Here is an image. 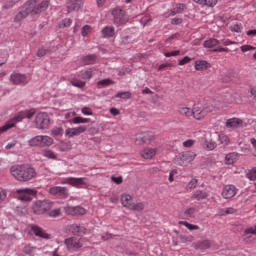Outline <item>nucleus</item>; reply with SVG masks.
<instances>
[{
    "label": "nucleus",
    "instance_id": "nucleus-30",
    "mask_svg": "<svg viewBox=\"0 0 256 256\" xmlns=\"http://www.w3.org/2000/svg\"><path fill=\"white\" fill-rule=\"evenodd\" d=\"M72 123L74 125H85V123H91L90 118H83L81 116H74Z\"/></svg>",
    "mask_w": 256,
    "mask_h": 256
},
{
    "label": "nucleus",
    "instance_id": "nucleus-33",
    "mask_svg": "<svg viewBox=\"0 0 256 256\" xmlns=\"http://www.w3.org/2000/svg\"><path fill=\"white\" fill-rule=\"evenodd\" d=\"M218 142H219V145H222V147H227V145L231 143V140L229 139V136L225 134H220L218 135Z\"/></svg>",
    "mask_w": 256,
    "mask_h": 256
},
{
    "label": "nucleus",
    "instance_id": "nucleus-34",
    "mask_svg": "<svg viewBox=\"0 0 256 256\" xmlns=\"http://www.w3.org/2000/svg\"><path fill=\"white\" fill-rule=\"evenodd\" d=\"M53 143H54L53 138L47 135H42V147H51Z\"/></svg>",
    "mask_w": 256,
    "mask_h": 256
},
{
    "label": "nucleus",
    "instance_id": "nucleus-21",
    "mask_svg": "<svg viewBox=\"0 0 256 256\" xmlns=\"http://www.w3.org/2000/svg\"><path fill=\"white\" fill-rule=\"evenodd\" d=\"M220 43L221 42L219 40L215 38H210L203 42V47H205V49H210V51L215 52L216 47L219 46Z\"/></svg>",
    "mask_w": 256,
    "mask_h": 256
},
{
    "label": "nucleus",
    "instance_id": "nucleus-27",
    "mask_svg": "<svg viewBox=\"0 0 256 256\" xmlns=\"http://www.w3.org/2000/svg\"><path fill=\"white\" fill-rule=\"evenodd\" d=\"M97 62V55L90 54L82 58L83 65H95Z\"/></svg>",
    "mask_w": 256,
    "mask_h": 256
},
{
    "label": "nucleus",
    "instance_id": "nucleus-20",
    "mask_svg": "<svg viewBox=\"0 0 256 256\" xmlns=\"http://www.w3.org/2000/svg\"><path fill=\"white\" fill-rule=\"evenodd\" d=\"M209 197V193L205 190H196L193 192L191 199L195 201H205Z\"/></svg>",
    "mask_w": 256,
    "mask_h": 256
},
{
    "label": "nucleus",
    "instance_id": "nucleus-25",
    "mask_svg": "<svg viewBox=\"0 0 256 256\" xmlns=\"http://www.w3.org/2000/svg\"><path fill=\"white\" fill-rule=\"evenodd\" d=\"M157 155V149L155 148H146L142 151V157L144 159H153Z\"/></svg>",
    "mask_w": 256,
    "mask_h": 256
},
{
    "label": "nucleus",
    "instance_id": "nucleus-55",
    "mask_svg": "<svg viewBox=\"0 0 256 256\" xmlns=\"http://www.w3.org/2000/svg\"><path fill=\"white\" fill-rule=\"evenodd\" d=\"M61 215V208H56L52 211H50L49 216L50 217H59Z\"/></svg>",
    "mask_w": 256,
    "mask_h": 256
},
{
    "label": "nucleus",
    "instance_id": "nucleus-4",
    "mask_svg": "<svg viewBox=\"0 0 256 256\" xmlns=\"http://www.w3.org/2000/svg\"><path fill=\"white\" fill-rule=\"evenodd\" d=\"M64 245L69 253H77L83 247V239L77 237L66 238Z\"/></svg>",
    "mask_w": 256,
    "mask_h": 256
},
{
    "label": "nucleus",
    "instance_id": "nucleus-49",
    "mask_svg": "<svg viewBox=\"0 0 256 256\" xmlns=\"http://www.w3.org/2000/svg\"><path fill=\"white\" fill-rule=\"evenodd\" d=\"M73 23V20L71 18H65L64 20L61 21L60 27H71Z\"/></svg>",
    "mask_w": 256,
    "mask_h": 256
},
{
    "label": "nucleus",
    "instance_id": "nucleus-60",
    "mask_svg": "<svg viewBox=\"0 0 256 256\" xmlns=\"http://www.w3.org/2000/svg\"><path fill=\"white\" fill-rule=\"evenodd\" d=\"M199 181L195 178L191 179L190 182L188 183L189 189H195L197 187V183Z\"/></svg>",
    "mask_w": 256,
    "mask_h": 256
},
{
    "label": "nucleus",
    "instance_id": "nucleus-1",
    "mask_svg": "<svg viewBox=\"0 0 256 256\" xmlns=\"http://www.w3.org/2000/svg\"><path fill=\"white\" fill-rule=\"evenodd\" d=\"M51 0H29L27 1L22 10L14 17V23H21L28 15H39L43 11H47Z\"/></svg>",
    "mask_w": 256,
    "mask_h": 256
},
{
    "label": "nucleus",
    "instance_id": "nucleus-37",
    "mask_svg": "<svg viewBox=\"0 0 256 256\" xmlns=\"http://www.w3.org/2000/svg\"><path fill=\"white\" fill-rule=\"evenodd\" d=\"M130 211H143L145 209V203L139 202V203H132L131 207L129 208Z\"/></svg>",
    "mask_w": 256,
    "mask_h": 256
},
{
    "label": "nucleus",
    "instance_id": "nucleus-43",
    "mask_svg": "<svg viewBox=\"0 0 256 256\" xmlns=\"http://www.w3.org/2000/svg\"><path fill=\"white\" fill-rule=\"evenodd\" d=\"M115 97L117 99H131V92H118Z\"/></svg>",
    "mask_w": 256,
    "mask_h": 256
},
{
    "label": "nucleus",
    "instance_id": "nucleus-40",
    "mask_svg": "<svg viewBox=\"0 0 256 256\" xmlns=\"http://www.w3.org/2000/svg\"><path fill=\"white\" fill-rule=\"evenodd\" d=\"M52 137H62L63 135V128L62 127H55L51 130Z\"/></svg>",
    "mask_w": 256,
    "mask_h": 256
},
{
    "label": "nucleus",
    "instance_id": "nucleus-13",
    "mask_svg": "<svg viewBox=\"0 0 256 256\" xmlns=\"http://www.w3.org/2000/svg\"><path fill=\"white\" fill-rule=\"evenodd\" d=\"M237 191L239 190L237 187H235V185L228 184L222 189V197L223 199H233V197L237 195Z\"/></svg>",
    "mask_w": 256,
    "mask_h": 256
},
{
    "label": "nucleus",
    "instance_id": "nucleus-36",
    "mask_svg": "<svg viewBox=\"0 0 256 256\" xmlns=\"http://www.w3.org/2000/svg\"><path fill=\"white\" fill-rule=\"evenodd\" d=\"M79 77H81V79L89 80L91 79V77H93V70L88 69V70L81 71L79 74Z\"/></svg>",
    "mask_w": 256,
    "mask_h": 256
},
{
    "label": "nucleus",
    "instance_id": "nucleus-61",
    "mask_svg": "<svg viewBox=\"0 0 256 256\" xmlns=\"http://www.w3.org/2000/svg\"><path fill=\"white\" fill-rule=\"evenodd\" d=\"M218 0H205L206 7H215L217 5Z\"/></svg>",
    "mask_w": 256,
    "mask_h": 256
},
{
    "label": "nucleus",
    "instance_id": "nucleus-59",
    "mask_svg": "<svg viewBox=\"0 0 256 256\" xmlns=\"http://www.w3.org/2000/svg\"><path fill=\"white\" fill-rule=\"evenodd\" d=\"M81 113H83L86 116H93V111H91V108L89 107L82 108Z\"/></svg>",
    "mask_w": 256,
    "mask_h": 256
},
{
    "label": "nucleus",
    "instance_id": "nucleus-23",
    "mask_svg": "<svg viewBox=\"0 0 256 256\" xmlns=\"http://www.w3.org/2000/svg\"><path fill=\"white\" fill-rule=\"evenodd\" d=\"M194 67L196 71H207L209 67H211V64L207 62L206 60H196Z\"/></svg>",
    "mask_w": 256,
    "mask_h": 256
},
{
    "label": "nucleus",
    "instance_id": "nucleus-7",
    "mask_svg": "<svg viewBox=\"0 0 256 256\" xmlns=\"http://www.w3.org/2000/svg\"><path fill=\"white\" fill-rule=\"evenodd\" d=\"M36 129H49V124L51 123V119L49 118V114L45 112H40L36 115L35 121Z\"/></svg>",
    "mask_w": 256,
    "mask_h": 256
},
{
    "label": "nucleus",
    "instance_id": "nucleus-14",
    "mask_svg": "<svg viewBox=\"0 0 256 256\" xmlns=\"http://www.w3.org/2000/svg\"><path fill=\"white\" fill-rule=\"evenodd\" d=\"M87 131V126L81 125L75 128H67L65 131L66 137H79V135L85 133Z\"/></svg>",
    "mask_w": 256,
    "mask_h": 256
},
{
    "label": "nucleus",
    "instance_id": "nucleus-53",
    "mask_svg": "<svg viewBox=\"0 0 256 256\" xmlns=\"http://www.w3.org/2000/svg\"><path fill=\"white\" fill-rule=\"evenodd\" d=\"M49 53V49H45V48H40L37 51V57H45V55Z\"/></svg>",
    "mask_w": 256,
    "mask_h": 256
},
{
    "label": "nucleus",
    "instance_id": "nucleus-50",
    "mask_svg": "<svg viewBox=\"0 0 256 256\" xmlns=\"http://www.w3.org/2000/svg\"><path fill=\"white\" fill-rule=\"evenodd\" d=\"M233 213H237V210L231 207L222 210V215H233Z\"/></svg>",
    "mask_w": 256,
    "mask_h": 256
},
{
    "label": "nucleus",
    "instance_id": "nucleus-38",
    "mask_svg": "<svg viewBox=\"0 0 256 256\" xmlns=\"http://www.w3.org/2000/svg\"><path fill=\"white\" fill-rule=\"evenodd\" d=\"M179 225H184V227H187L189 231H197V229H199L198 225L191 224L187 221H179Z\"/></svg>",
    "mask_w": 256,
    "mask_h": 256
},
{
    "label": "nucleus",
    "instance_id": "nucleus-58",
    "mask_svg": "<svg viewBox=\"0 0 256 256\" xmlns=\"http://www.w3.org/2000/svg\"><path fill=\"white\" fill-rule=\"evenodd\" d=\"M181 53V50H175L172 52H165L164 55L166 57H177V55H179Z\"/></svg>",
    "mask_w": 256,
    "mask_h": 256
},
{
    "label": "nucleus",
    "instance_id": "nucleus-3",
    "mask_svg": "<svg viewBox=\"0 0 256 256\" xmlns=\"http://www.w3.org/2000/svg\"><path fill=\"white\" fill-rule=\"evenodd\" d=\"M35 115L34 110H28L24 112H19L16 116H14L12 119L8 120L5 125L0 127V135H3V133H7L9 129H13L17 123H21L23 119H33V116Z\"/></svg>",
    "mask_w": 256,
    "mask_h": 256
},
{
    "label": "nucleus",
    "instance_id": "nucleus-31",
    "mask_svg": "<svg viewBox=\"0 0 256 256\" xmlns=\"http://www.w3.org/2000/svg\"><path fill=\"white\" fill-rule=\"evenodd\" d=\"M103 37H113L115 35V27L106 26L102 29Z\"/></svg>",
    "mask_w": 256,
    "mask_h": 256
},
{
    "label": "nucleus",
    "instance_id": "nucleus-6",
    "mask_svg": "<svg viewBox=\"0 0 256 256\" xmlns=\"http://www.w3.org/2000/svg\"><path fill=\"white\" fill-rule=\"evenodd\" d=\"M52 205L49 200H38L33 204L32 210L35 215H43V213H47L51 209Z\"/></svg>",
    "mask_w": 256,
    "mask_h": 256
},
{
    "label": "nucleus",
    "instance_id": "nucleus-18",
    "mask_svg": "<svg viewBox=\"0 0 256 256\" xmlns=\"http://www.w3.org/2000/svg\"><path fill=\"white\" fill-rule=\"evenodd\" d=\"M227 129H239V127H243V120L240 118H230L226 121Z\"/></svg>",
    "mask_w": 256,
    "mask_h": 256
},
{
    "label": "nucleus",
    "instance_id": "nucleus-22",
    "mask_svg": "<svg viewBox=\"0 0 256 256\" xmlns=\"http://www.w3.org/2000/svg\"><path fill=\"white\" fill-rule=\"evenodd\" d=\"M68 11H79L83 7V0H69L68 2Z\"/></svg>",
    "mask_w": 256,
    "mask_h": 256
},
{
    "label": "nucleus",
    "instance_id": "nucleus-15",
    "mask_svg": "<svg viewBox=\"0 0 256 256\" xmlns=\"http://www.w3.org/2000/svg\"><path fill=\"white\" fill-rule=\"evenodd\" d=\"M10 81L13 85H25L27 83V76L19 72H13L10 75Z\"/></svg>",
    "mask_w": 256,
    "mask_h": 256
},
{
    "label": "nucleus",
    "instance_id": "nucleus-8",
    "mask_svg": "<svg viewBox=\"0 0 256 256\" xmlns=\"http://www.w3.org/2000/svg\"><path fill=\"white\" fill-rule=\"evenodd\" d=\"M195 157H197V154L193 151L181 152L176 156V163L181 166L187 165V163L195 161Z\"/></svg>",
    "mask_w": 256,
    "mask_h": 256
},
{
    "label": "nucleus",
    "instance_id": "nucleus-45",
    "mask_svg": "<svg viewBox=\"0 0 256 256\" xmlns=\"http://www.w3.org/2000/svg\"><path fill=\"white\" fill-rule=\"evenodd\" d=\"M71 85H73V87H78V89H83V87H85V82L78 79H73L71 81Z\"/></svg>",
    "mask_w": 256,
    "mask_h": 256
},
{
    "label": "nucleus",
    "instance_id": "nucleus-24",
    "mask_svg": "<svg viewBox=\"0 0 256 256\" xmlns=\"http://www.w3.org/2000/svg\"><path fill=\"white\" fill-rule=\"evenodd\" d=\"M121 204L126 209H130L131 205H133V197L129 194H122L121 195Z\"/></svg>",
    "mask_w": 256,
    "mask_h": 256
},
{
    "label": "nucleus",
    "instance_id": "nucleus-42",
    "mask_svg": "<svg viewBox=\"0 0 256 256\" xmlns=\"http://www.w3.org/2000/svg\"><path fill=\"white\" fill-rule=\"evenodd\" d=\"M17 3H19V0H7L3 5V9H12Z\"/></svg>",
    "mask_w": 256,
    "mask_h": 256
},
{
    "label": "nucleus",
    "instance_id": "nucleus-35",
    "mask_svg": "<svg viewBox=\"0 0 256 256\" xmlns=\"http://www.w3.org/2000/svg\"><path fill=\"white\" fill-rule=\"evenodd\" d=\"M97 85L99 87H109V85H115V81H113L109 78H106V79H102V80L98 81Z\"/></svg>",
    "mask_w": 256,
    "mask_h": 256
},
{
    "label": "nucleus",
    "instance_id": "nucleus-10",
    "mask_svg": "<svg viewBox=\"0 0 256 256\" xmlns=\"http://www.w3.org/2000/svg\"><path fill=\"white\" fill-rule=\"evenodd\" d=\"M50 195L58 199H67L69 197V189L63 186H54L49 189Z\"/></svg>",
    "mask_w": 256,
    "mask_h": 256
},
{
    "label": "nucleus",
    "instance_id": "nucleus-64",
    "mask_svg": "<svg viewBox=\"0 0 256 256\" xmlns=\"http://www.w3.org/2000/svg\"><path fill=\"white\" fill-rule=\"evenodd\" d=\"M181 23H183V19L181 18H173L171 20V25H181Z\"/></svg>",
    "mask_w": 256,
    "mask_h": 256
},
{
    "label": "nucleus",
    "instance_id": "nucleus-52",
    "mask_svg": "<svg viewBox=\"0 0 256 256\" xmlns=\"http://www.w3.org/2000/svg\"><path fill=\"white\" fill-rule=\"evenodd\" d=\"M244 233L245 235H256V226L246 228Z\"/></svg>",
    "mask_w": 256,
    "mask_h": 256
},
{
    "label": "nucleus",
    "instance_id": "nucleus-32",
    "mask_svg": "<svg viewBox=\"0 0 256 256\" xmlns=\"http://www.w3.org/2000/svg\"><path fill=\"white\" fill-rule=\"evenodd\" d=\"M196 249H200L204 251L205 249H209L211 247V241L210 240H203L199 241L195 245Z\"/></svg>",
    "mask_w": 256,
    "mask_h": 256
},
{
    "label": "nucleus",
    "instance_id": "nucleus-51",
    "mask_svg": "<svg viewBox=\"0 0 256 256\" xmlns=\"http://www.w3.org/2000/svg\"><path fill=\"white\" fill-rule=\"evenodd\" d=\"M185 217H193L195 215V208H188L184 211Z\"/></svg>",
    "mask_w": 256,
    "mask_h": 256
},
{
    "label": "nucleus",
    "instance_id": "nucleus-44",
    "mask_svg": "<svg viewBox=\"0 0 256 256\" xmlns=\"http://www.w3.org/2000/svg\"><path fill=\"white\" fill-rule=\"evenodd\" d=\"M230 31H232L233 33H241V31H243V26L239 23L232 24L230 26Z\"/></svg>",
    "mask_w": 256,
    "mask_h": 256
},
{
    "label": "nucleus",
    "instance_id": "nucleus-56",
    "mask_svg": "<svg viewBox=\"0 0 256 256\" xmlns=\"http://www.w3.org/2000/svg\"><path fill=\"white\" fill-rule=\"evenodd\" d=\"M89 31H91V26L85 25V26L82 28V31H81L82 37H87Z\"/></svg>",
    "mask_w": 256,
    "mask_h": 256
},
{
    "label": "nucleus",
    "instance_id": "nucleus-28",
    "mask_svg": "<svg viewBox=\"0 0 256 256\" xmlns=\"http://www.w3.org/2000/svg\"><path fill=\"white\" fill-rule=\"evenodd\" d=\"M30 147H43L42 146V135L35 136L28 141Z\"/></svg>",
    "mask_w": 256,
    "mask_h": 256
},
{
    "label": "nucleus",
    "instance_id": "nucleus-29",
    "mask_svg": "<svg viewBox=\"0 0 256 256\" xmlns=\"http://www.w3.org/2000/svg\"><path fill=\"white\" fill-rule=\"evenodd\" d=\"M155 137L153 135H149V133L144 132L137 135V141H142V143H147V141H153Z\"/></svg>",
    "mask_w": 256,
    "mask_h": 256
},
{
    "label": "nucleus",
    "instance_id": "nucleus-57",
    "mask_svg": "<svg viewBox=\"0 0 256 256\" xmlns=\"http://www.w3.org/2000/svg\"><path fill=\"white\" fill-rule=\"evenodd\" d=\"M187 63H191V58L189 56H185L183 59L179 60L178 65H187Z\"/></svg>",
    "mask_w": 256,
    "mask_h": 256
},
{
    "label": "nucleus",
    "instance_id": "nucleus-5",
    "mask_svg": "<svg viewBox=\"0 0 256 256\" xmlns=\"http://www.w3.org/2000/svg\"><path fill=\"white\" fill-rule=\"evenodd\" d=\"M179 113L185 117H194V119H197L198 121H201L204 115V112L199 111V105H194L192 110L189 107H180Z\"/></svg>",
    "mask_w": 256,
    "mask_h": 256
},
{
    "label": "nucleus",
    "instance_id": "nucleus-62",
    "mask_svg": "<svg viewBox=\"0 0 256 256\" xmlns=\"http://www.w3.org/2000/svg\"><path fill=\"white\" fill-rule=\"evenodd\" d=\"M193 145H195V140L189 139L183 142V147L189 148V147H193Z\"/></svg>",
    "mask_w": 256,
    "mask_h": 256
},
{
    "label": "nucleus",
    "instance_id": "nucleus-12",
    "mask_svg": "<svg viewBox=\"0 0 256 256\" xmlns=\"http://www.w3.org/2000/svg\"><path fill=\"white\" fill-rule=\"evenodd\" d=\"M85 178L68 177L61 181V185H71V187L79 188L81 185H86Z\"/></svg>",
    "mask_w": 256,
    "mask_h": 256
},
{
    "label": "nucleus",
    "instance_id": "nucleus-54",
    "mask_svg": "<svg viewBox=\"0 0 256 256\" xmlns=\"http://www.w3.org/2000/svg\"><path fill=\"white\" fill-rule=\"evenodd\" d=\"M255 47L251 46V45H243L241 46V51L242 53H247V51H255Z\"/></svg>",
    "mask_w": 256,
    "mask_h": 256
},
{
    "label": "nucleus",
    "instance_id": "nucleus-48",
    "mask_svg": "<svg viewBox=\"0 0 256 256\" xmlns=\"http://www.w3.org/2000/svg\"><path fill=\"white\" fill-rule=\"evenodd\" d=\"M205 145H206L207 149H209V151H213V149H215L217 147V142H215L213 140H208L205 142Z\"/></svg>",
    "mask_w": 256,
    "mask_h": 256
},
{
    "label": "nucleus",
    "instance_id": "nucleus-9",
    "mask_svg": "<svg viewBox=\"0 0 256 256\" xmlns=\"http://www.w3.org/2000/svg\"><path fill=\"white\" fill-rule=\"evenodd\" d=\"M16 193L18 194V199H20V201H32L33 197L37 195V190L31 188H24L17 189Z\"/></svg>",
    "mask_w": 256,
    "mask_h": 256
},
{
    "label": "nucleus",
    "instance_id": "nucleus-11",
    "mask_svg": "<svg viewBox=\"0 0 256 256\" xmlns=\"http://www.w3.org/2000/svg\"><path fill=\"white\" fill-rule=\"evenodd\" d=\"M112 15L114 17V25H117V27H121V25H125L129 21V17L123 10H114Z\"/></svg>",
    "mask_w": 256,
    "mask_h": 256
},
{
    "label": "nucleus",
    "instance_id": "nucleus-39",
    "mask_svg": "<svg viewBox=\"0 0 256 256\" xmlns=\"http://www.w3.org/2000/svg\"><path fill=\"white\" fill-rule=\"evenodd\" d=\"M42 156L46 157L47 159H57V154L51 150H43Z\"/></svg>",
    "mask_w": 256,
    "mask_h": 256
},
{
    "label": "nucleus",
    "instance_id": "nucleus-16",
    "mask_svg": "<svg viewBox=\"0 0 256 256\" xmlns=\"http://www.w3.org/2000/svg\"><path fill=\"white\" fill-rule=\"evenodd\" d=\"M65 213H67V215H85V213H87V210H85V208L81 207V206H66L64 208Z\"/></svg>",
    "mask_w": 256,
    "mask_h": 256
},
{
    "label": "nucleus",
    "instance_id": "nucleus-63",
    "mask_svg": "<svg viewBox=\"0 0 256 256\" xmlns=\"http://www.w3.org/2000/svg\"><path fill=\"white\" fill-rule=\"evenodd\" d=\"M7 199V190L0 191V203Z\"/></svg>",
    "mask_w": 256,
    "mask_h": 256
},
{
    "label": "nucleus",
    "instance_id": "nucleus-47",
    "mask_svg": "<svg viewBox=\"0 0 256 256\" xmlns=\"http://www.w3.org/2000/svg\"><path fill=\"white\" fill-rule=\"evenodd\" d=\"M174 9L176 10V13L181 14L185 9H187V6L183 3H178L174 7Z\"/></svg>",
    "mask_w": 256,
    "mask_h": 256
},
{
    "label": "nucleus",
    "instance_id": "nucleus-41",
    "mask_svg": "<svg viewBox=\"0 0 256 256\" xmlns=\"http://www.w3.org/2000/svg\"><path fill=\"white\" fill-rule=\"evenodd\" d=\"M215 107H213V105H208L206 107H204L203 109H201V107L199 106V112L200 113H204L203 117H205V115H207V113H213Z\"/></svg>",
    "mask_w": 256,
    "mask_h": 256
},
{
    "label": "nucleus",
    "instance_id": "nucleus-46",
    "mask_svg": "<svg viewBox=\"0 0 256 256\" xmlns=\"http://www.w3.org/2000/svg\"><path fill=\"white\" fill-rule=\"evenodd\" d=\"M246 177L250 179V181H255L256 179V167L252 168L248 173L246 174Z\"/></svg>",
    "mask_w": 256,
    "mask_h": 256
},
{
    "label": "nucleus",
    "instance_id": "nucleus-19",
    "mask_svg": "<svg viewBox=\"0 0 256 256\" xmlns=\"http://www.w3.org/2000/svg\"><path fill=\"white\" fill-rule=\"evenodd\" d=\"M71 231L73 235H78V237H83L87 234V228L81 224H74L71 226Z\"/></svg>",
    "mask_w": 256,
    "mask_h": 256
},
{
    "label": "nucleus",
    "instance_id": "nucleus-2",
    "mask_svg": "<svg viewBox=\"0 0 256 256\" xmlns=\"http://www.w3.org/2000/svg\"><path fill=\"white\" fill-rule=\"evenodd\" d=\"M10 173L12 177L15 178L16 181H20L22 183H27V181H31V179H35L37 172L33 167L18 165L12 166L10 168Z\"/></svg>",
    "mask_w": 256,
    "mask_h": 256
},
{
    "label": "nucleus",
    "instance_id": "nucleus-26",
    "mask_svg": "<svg viewBox=\"0 0 256 256\" xmlns=\"http://www.w3.org/2000/svg\"><path fill=\"white\" fill-rule=\"evenodd\" d=\"M238 157H239V154L237 152L228 153L225 156V163H226V165H233V163L237 162V158Z\"/></svg>",
    "mask_w": 256,
    "mask_h": 256
},
{
    "label": "nucleus",
    "instance_id": "nucleus-17",
    "mask_svg": "<svg viewBox=\"0 0 256 256\" xmlns=\"http://www.w3.org/2000/svg\"><path fill=\"white\" fill-rule=\"evenodd\" d=\"M30 231L36 237H40V239H50L51 238L49 236V234H47V232H45V230H43L41 227H39L37 225H32Z\"/></svg>",
    "mask_w": 256,
    "mask_h": 256
}]
</instances>
